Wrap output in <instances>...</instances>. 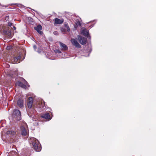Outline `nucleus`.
<instances>
[{"label":"nucleus","mask_w":156,"mask_h":156,"mask_svg":"<svg viewBox=\"0 0 156 156\" xmlns=\"http://www.w3.org/2000/svg\"><path fill=\"white\" fill-rule=\"evenodd\" d=\"M33 142L32 143L34 150L36 151H40L41 149V147L40 144L39 143V141L37 140L35 138H33Z\"/></svg>","instance_id":"obj_1"},{"label":"nucleus","mask_w":156,"mask_h":156,"mask_svg":"<svg viewBox=\"0 0 156 156\" xmlns=\"http://www.w3.org/2000/svg\"><path fill=\"white\" fill-rule=\"evenodd\" d=\"M13 117L17 120L19 121L21 119V112L19 110L15 109L13 112Z\"/></svg>","instance_id":"obj_2"},{"label":"nucleus","mask_w":156,"mask_h":156,"mask_svg":"<svg viewBox=\"0 0 156 156\" xmlns=\"http://www.w3.org/2000/svg\"><path fill=\"white\" fill-rule=\"evenodd\" d=\"M23 83L19 81L17 83V84L20 87H21L26 89L27 87V86L29 87L27 82L24 79L23 80Z\"/></svg>","instance_id":"obj_3"},{"label":"nucleus","mask_w":156,"mask_h":156,"mask_svg":"<svg viewBox=\"0 0 156 156\" xmlns=\"http://www.w3.org/2000/svg\"><path fill=\"white\" fill-rule=\"evenodd\" d=\"M37 104L38 105H37V108H41V109L44 108V102L42 99H39L38 101Z\"/></svg>","instance_id":"obj_4"},{"label":"nucleus","mask_w":156,"mask_h":156,"mask_svg":"<svg viewBox=\"0 0 156 156\" xmlns=\"http://www.w3.org/2000/svg\"><path fill=\"white\" fill-rule=\"evenodd\" d=\"M78 40L80 43L84 45L86 44L87 42V39L80 35H78L77 36Z\"/></svg>","instance_id":"obj_5"},{"label":"nucleus","mask_w":156,"mask_h":156,"mask_svg":"<svg viewBox=\"0 0 156 156\" xmlns=\"http://www.w3.org/2000/svg\"><path fill=\"white\" fill-rule=\"evenodd\" d=\"M71 41L72 44L76 47L77 48H80L81 46L78 43L77 41L75 39H72L71 40Z\"/></svg>","instance_id":"obj_6"},{"label":"nucleus","mask_w":156,"mask_h":156,"mask_svg":"<svg viewBox=\"0 0 156 156\" xmlns=\"http://www.w3.org/2000/svg\"><path fill=\"white\" fill-rule=\"evenodd\" d=\"M21 57V55H19L17 57H14L12 60V62L13 63H18L21 61V60L20 59Z\"/></svg>","instance_id":"obj_7"},{"label":"nucleus","mask_w":156,"mask_h":156,"mask_svg":"<svg viewBox=\"0 0 156 156\" xmlns=\"http://www.w3.org/2000/svg\"><path fill=\"white\" fill-rule=\"evenodd\" d=\"M34 28L40 34H43V32L41 31L42 29V27L41 25H39L36 27H35Z\"/></svg>","instance_id":"obj_8"},{"label":"nucleus","mask_w":156,"mask_h":156,"mask_svg":"<svg viewBox=\"0 0 156 156\" xmlns=\"http://www.w3.org/2000/svg\"><path fill=\"white\" fill-rule=\"evenodd\" d=\"M54 22V24H62L63 21H64V20H63V19H59L58 18H55V19L54 20H53Z\"/></svg>","instance_id":"obj_9"},{"label":"nucleus","mask_w":156,"mask_h":156,"mask_svg":"<svg viewBox=\"0 0 156 156\" xmlns=\"http://www.w3.org/2000/svg\"><path fill=\"white\" fill-rule=\"evenodd\" d=\"M33 99L31 97H30L28 98V101L27 103L28 107L29 108H31L32 106Z\"/></svg>","instance_id":"obj_10"},{"label":"nucleus","mask_w":156,"mask_h":156,"mask_svg":"<svg viewBox=\"0 0 156 156\" xmlns=\"http://www.w3.org/2000/svg\"><path fill=\"white\" fill-rule=\"evenodd\" d=\"M16 134V132L14 130H9L6 132V134L7 135H10L12 136L15 135Z\"/></svg>","instance_id":"obj_11"},{"label":"nucleus","mask_w":156,"mask_h":156,"mask_svg":"<svg viewBox=\"0 0 156 156\" xmlns=\"http://www.w3.org/2000/svg\"><path fill=\"white\" fill-rule=\"evenodd\" d=\"M18 106L20 108H22L23 107V101L21 99H19L17 102Z\"/></svg>","instance_id":"obj_12"},{"label":"nucleus","mask_w":156,"mask_h":156,"mask_svg":"<svg viewBox=\"0 0 156 156\" xmlns=\"http://www.w3.org/2000/svg\"><path fill=\"white\" fill-rule=\"evenodd\" d=\"M81 34L84 36L87 37H89V33L87 30L84 29L82 31Z\"/></svg>","instance_id":"obj_13"},{"label":"nucleus","mask_w":156,"mask_h":156,"mask_svg":"<svg viewBox=\"0 0 156 156\" xmlns=\"http://www.w3.org/2000/svg\"><path fill=\"white\" fill-rule=\"evenodd\" d=\"M41 117L42 118L46 119H47L48 120H50L51 119L50 115L48 113L43 114L41 115Z\"/></svg>","instance_id":"obj_14"},{"label":"nucleus","mask_w":156,"mask_h":156,"mask_svg":"<svg viewBox=\"0 0 156 156\" xmlns=\"http://www.w3.org/2000/svg\"><path fill=\"white\" fill-rule=\"evenodd\" d=\"M21 134L22 135L25 136L27 134V130L23 126L21 127Z\"/></svg>","instance_id":"obj_15"},{"label":"nucleus","mask_w":156,"mask_h":156,"mask_svg":"<svg viewBox=\"0 0 156 156\" xmlns=\"http://www.w3.org/2000/svg\"><path fill=\"white\" fill-rule=\"evenodd\" d=\"M59 44H60V47H61V48H62V50L66 51L67 49V48H68L67 47L66 44H65L61 42H59Z\"/></svg>","instance_id":"obj_16"},{"label":"nucleus","mask_w":156,"mask_h":156,"mask_svg":"<svg viewBox=\"0 0 156 156\" xmlns=\"http://www.w3.org/2000/svg\"><path fill=\"white\" fill-rule=\"evenodd\" d=\"M5 34L6 35H8L9 37H10L11 36V31L9 30L4 31Z\"/></svg>","instance_id":"obj_17"},{"label":"nucleus","mask_w":156,"mask_h":156,"mask_svg":"<svg viewBox=\"0 0 156 156\" xmlns=\"http://www.w3.org/2000/svg\"><path fill=\"white\" fill-rule=\"evenodd\" d=\"M65 27L66 28L67 31H70V28L68 24H66L65 25Z\"/></svg>","instance_id":"obj_18"},{"label":"nucleus","mask_w":156,"mask_h":156,"mask_svg":"<svg viewBox=\"0 0 156 156\" xmlns=\"http://www.w3.org/2000/svg\"><path fill=\"white\" fill-rule=\"evenodd\" d=\"M53 34L55 35H58V33L57 31H54L53 32Z\"/></svg>","instance_id":"obj_19"},{"label":"nucleus","mask_w":156,"mask_h":156,"mask_svg":"<svg viewBox=\"0 0 156 156\" xmlns=\"http://www.w3.org/2000/svg\"><path fill=\"white\" fill-rule=\"evenodd\" d=\"M8 25L9 26L11 27L12 26V23H8Z\"/></svg>","instance_id":"obj_20"},{"label":"nucleus","mask_w":156,"mask_h":156,"mask_svg":"<svg viewBox=\"0 0 156 156\" xmlns=\"http://www.w3.org/2000/svg\"><path fill=\"white\" fill-rule=\"evenodd\" d=\"M33 47L35 50L36 49V46L35 45H34L33 46Z\"/></svg>","instance_id":"obj_21"},{"label":"nucleus","mask_w":156,"mask_h":156,"mask_svg":"<svg viewBox=\"0 0 156 156\" xmlns=\"http://www.w3.org/2000/svg\"><path fill=\"white\" fill-rule=\"evenodd\" d=\"M77 23H78V25H80V26L81 25V23H80L79 22H77Z\"/></svg>","instance_id":"obj_22"},{"label":"nucleus","mask_w":156,"mask_h":156,"mask_svg":"<svg viewBox=\"0 0 156 156\" xmlns=\"http://www.w3.org/2000/svg\"><path fill=\"white\" fill-rule=\"evenodd\" d=\"M57 52L59 53H61V51L59 50Z\"/></svg>","instance_id":"obj_23"},{"label":"nucleus","mask_w":156,"mask_h":156,"mask_svg":"<svg viewBox=\"0 0 156 156\" xmlns=\"http://www.w3.org/2000/svg\"><path fill=\"white\" fill-rule=\"evenodd\" d=\"M13 27L14 30H15L16 29V27L14 26H13Z\"/></svg>","instance_id":"obj_24"},{"label":"nucleus","mask_w":156,"mask_h":156,"mask_svg":"<svg viewBox=\"0 0 156 156\" xmlns=\"http://www.w3.org/2000/svg\"><path fill=\"white\" fill-rule=\"evenodd\" d=\"M27 113H28V115H29V113H28V112H27Z\"/></svg>","instance_id":"obj_25"}]
</instances>
